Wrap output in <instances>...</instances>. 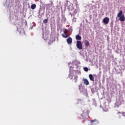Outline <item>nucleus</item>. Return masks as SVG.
<instances>
[{
  "instance_id": "nucleus-2",
  "label": "nucleus",
  "mask_w": 125,
  "mask_h": 125,
  "mask_svg": "<svg viewBox=\"0 0 125 125\" xmlns=\"http://www.w3.org/2000/svg\"><path fill=\"white\" fill-rule=\"evenodd\" d=\"M76 46L78 49H83V44H82V42L80 41H77L76 43Z\"/></svg>"
},
{
  "instance_id": "nucleus-11",
  "label": "nucleus",
  "mask_w": 125,
  "mask_h": 125,
  "mask_svg": "<svg viewBox=\"0 0 125 125\" xmlns=\"http://www.w3.org/2000/svg\"><path fill=\"white\" fill-rule=\"evenodd\" d=\"M36 7H37V5H36V4H33L31 5V9L34 10L36 8Z\"/></svg>"
},
{
  "instance_id": "nucleus-5",
  "label": "nucleus",
  "mask_w": 125,
  "mask_h": 125,
  "mask_svg": "<svg viewBox=\"0 0 125 125\" xmlns=\"http://www.w3.org/2000/svg\"><path fill=\"white\" fill-rule=\"evenodd\" d=\"M63 34H62V36L63 38H64L65 39L68 38V34H67V32L66 30L63 31Z\"/></svg>"
},
{
  "instance_id": "nucleus-6",
  "label": "nucleus",
  "mask_w": 125,
  "mask_h": 125,
  "mask_svg": "<svg viewBox=\"0 0 125 125\" xmlns=\"http://www.w3.org/2000/svg\"><path fill=\"white\" fill-rule=\"evenodd\" d=\"M89 78L92 82H94V77H93V75L92 74H89Z\"/></svg>"
},
{
  "instance_id": "nucleus-12",
  "label": "nucleus",
  "mask_w": 125,
  "mask_h": 125,
  "mask_svg": "<svg viewBox=\"0 0 125 125\" xmlns=\"http://www.w3.org/2000/svg\"><path fill=\"white\" fill-rule=\"evenodd\" d=\"M83 70H84V71H85V72H87V71H88V68H87V67H84L83 68Z\"/></svg>"
},
{
  "instance_id": "nucleus-13",
  "label": "nucleus",
  "mask_w": 125,
  "mask_h": 125,
  "mask_svg": "<svg viewBox=\"0 0 125 125\" xmlns=\"http://www.w3.org/2000/svg\"><path fill=\"white\" fill-rule=\"evenodd\" d=\"M74 80L75 83H77L78 82V76H76L74 78Z\"/></svg>"
},
{
  "instance_id": "nucleus-3",
  "label": "nucleus",
  "mask_w": 125,
  "mask_h": 125,
  "mask_svg": "<svg viewBox=\"0 0 125 125\" xmlns=\"http://www.w3.org/2000/svg\"><path fill=\"white\" fill-rule=\"evenodd\" d=\"M110 21V19H109V18L108 17H105L103 21V22L104 24H108L109 23V21Z\"/></svg>"
},
{
  "instance_id": "nucleus-9",
  "label": "nucleus",
  "mask_w": 125,
  "mask_h": 125,
  "mask_svg": "<svg viewBox=\"0 0 125 125\" xmlns=\"http://www.w3.org/2000/svg\"><path fill=\"white\" fill-rule=\"evenodd\" d=\"M97 122V120L96 119L93 120L91 121V125H95V123Z\"/></svg>"
},
{
  "instance_id": "nucleus-14",
  "label": "nucleus",
  "mask_w": 125,
  "mask_h": 125,
  "mask_svg": "<svg viewBox=\"0 0 125 125\" xmlns=\"http://www.w3.org/2000/svg\"><path fill=\"white\" fill-rule=\"evenodd\" d=\"M43 22L44 23V24H46L47 23V19H44Z\"/></svg>"
},
{
  "instance_id": "nucleus-7",
  "label": "nucleus",
  "mask_w": 125,
  "mask_h": 125,
  "mask_svg": "<svg viewBox=\"0 0 125 125\" xmlns=\"http://www.w3.org/2000/svg\"><path fill=\"white\" fill-rule=\"evenodd\" d=\"M84 83L86 84V85H88L89 84V82H88V80L87 79H85L83 80Z\"/></svg>"
},
{
  "instance_id": "nucleus-15",
  "label": "nucleus",
  "mask_w": 125,
  "mask_h": 125,
  "mask_svg": "<svg viewBox=\"0 0 125 125\" xmlns=\"http://www.w3.org/2000/svg\"><path fill=\"white\" fill-rule=\"evenodd\" d=\"M122 116H123V117H125V112H123L122 113Z\"/></svg>"
},
{
  "instance_id": "nucleus-4",
  "label": "nucleus",
  "mask_w": 125,
  "mask_h": 125,
  "mask_svg": "<svg viewBox=\"0 0 125 125\" xmlns=\"http://www.w3.org/2000/svg\"><path fill=\"white\" fill-rule=\"evenodd\" d=\"M66 42H67L68 44H71V43H72V42H73V40L72 39V38L69 37L66 40Z\"/></svg>"
},
{
  "instance_id": "nucleus-1",
  "label": "nucleus",
  "mask_w": 125,
  "mask_h": 125,
  "mask_svg": "<svg viewBox=\"0 0 125 125\" xmlns=\"http://www.w3.org/2000/svg\"><path fill=\"white\" fill-rule=\"evenodd\" d=\"M117 17H119L120 21L124 22L125 21V15H123V11H120L119 13L117 15Z\"/></svg>"
},
{
  "instance_id": "nucleus-8",
  "label": "nucleus",
  "mask_w": 125,
  "mask_h": 125,
  "mask_svg": "<svg viewBox=\"0 0 125 125\" xmlns=\"http://www.w3.org/2000/svg\"><path fill=\"white\" fill-rule=\"evenodd\" d=\"M76 40L77 41H81L82 40V37L79 35L76 36Z\"/></svg>"
},
{
  "instance_id": "nucleus-10",
  "label": "nucleus",
  "mask_w": 125,
  "mask_h": 125,
  "mask_svg": "<svg viewBox=\"0 0 125 125\" xmlns=\"http://www.w3.org/2000/svg\"><path fill=\"white\" fill-rule=\"evenodd\" d=\"M84 44H85V46L87 47L89 45V42L87 40H85Z\"/></svg>"
}]
</instances>
